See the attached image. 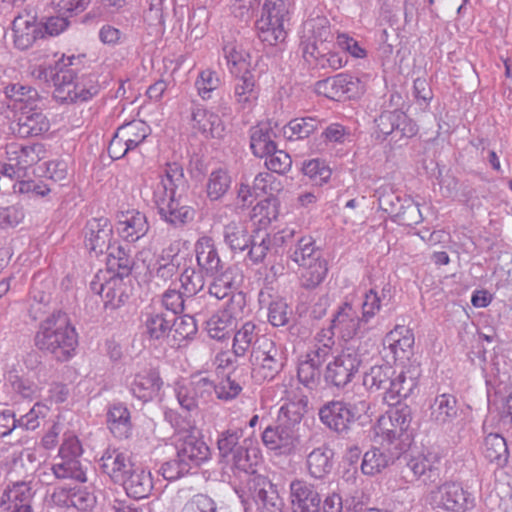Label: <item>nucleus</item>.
Instances as JSON below:
<instances>
[{
  "label": "nucleus",
  "instance_id": "nucleus-1",
  "mask_svg": "<svg viewBox=\"0 0 512 512\" xmlns=\"http://www.w3.org/2000/svg\"><path fill=\"white\" fill-rule=\"evenodd\" d=\"M34 344L53 360L63 363L76 355L78 333L67 315L59 311L40 322Z\"/></svg>",
  "mask_w": 512,
  "mask_h": 512
},
{
  "label": "nucleus",
  "instance_id": "nucleus-2",
  "mask_svg": "<svg viewBox=\"0 0 512 512\" xmlns=\"http://www.w3.org/2000/svg\"><path fill=\"white\" fill-rule=\"evenodd\" d=\"M164 417L177 431L175 448L182 469L191 471L210 459V448L195 425L184 421L174 410L165 411Z\"/></svg>",
  "mask_w": 512,
  "mask_h": 512
},
{
  "label": "nucleus",
  "instance_id": "nucleus-3",
  "mask_svg": "<svg viewBox=\"0 0 512 512\" xmlns=\"http://www.w3.org/2000/svg\"><path fill=\"white\" fill-rule=\"evenodd\" d=\"M288 258L301 268L300 281L305 289H315L326 278L327 261L311 236H302L288 250Z\"/></svg>",
  "mask_w": 512,
  "mask_h": 512
},
{
  "label": "nucleus",
  "instance_id": "nucleus-4",
  "mask_svg": "<svg viewBox=\"0 0 512 512\" xmlns=\"http://www.w3.org/2000/svg\"><path fill=\"white\" fill-rule=\"evenodd\" d=\"M249 362L251 377L255 383L261 384L273 380L287 364V350L271 338L261 339L257 347L251 351Z\"/></svg>",
  "mask_w": 512,
  "mask_h": 512
},
{
  "label": "nucleus",
  "instance_id": "nucleus-5",
  "mask_svg": "<svg viewBox=\"0 0 512 512\" xmlns=\"http://www.w3.org/2000/svg\"><path fill=\"white\" fill-rule=\"evenodd\" d=\"M293 0H265L260 19L256 21L259 39L269 45L283 42L287 36Z\"/></svg>",
  "mask_w": 512,
  "mask_h": 512
},
{
  "label": "nucleus",
  "instance_id": "nucleus-6",
  "mask_svg": "<svg viewBox=\"0 0 512 512\" xmlns=\"http://www.w3.org/2000/svg\"><path fill=\"white\" fill-rule=\"evenodd\" d=\"M75 79L76 74L72 68H59L52 81L55 87L53 97L56 101L62 104L87 101L99 93L100 86L95 76L88 75L77 81Z\"/></svg>",
  "mask_w": 512,
  "mask_h": 512
},
{
  "label": "nucleus",
  "instance_id": "nucleus-7",
  "mask_svg": "<svg viewBox=\"0 0 512 512\" xmlns=\"http://www.w3.org/2000/svg\"><path fill=\"white\" fill-rule=\"evenodd\" d=\"M392 406L393 408L387 411L386 415L378 419L377 434L389 444L397 440L408 441L411 438L409 429L413 419L412 409L407 404Z\"/></svg>",
  "mask_w": 512,
  "mask_h": 512
},
{
  "label": "nucleus",
  "instance_id": "nucleus-8",
  "mask_svg": "<svg viewBox=\"0 0 512 512\" xmlns=\"http://www.w3.org/2000/svg\"><path fill=\"white\" fill-rule=\"evenodd\" d=\"M433 503L448 512H468L476 506L475 496L458 482L446 481L431 490Z\"/></svg>",
  "mask_w": 512,
  "mask_h": 512
},
{
  "label": "nucleus",
  "instance_id": "nucleus-9",
  "mask_svg": "<svg viewBox=\"0 0 512 512\" xmlns=\"http://www.w3.org/2000/svg\"><path fill=\"white\" fill-rule=\"evenodd\" d=\"M360 365L361 357L357 351L346 348L327 364L324 380L331 386L343 388L352 381Z\"/></svg>",
  "mask_w": 512,
  "mask_h": 512
},
{
  "label": "nucleus",
  "instance_id": "nucleus-10",
  "mask_svg": "<svg viewBox=\"0 0 512 512\" xmlns=\"http://www.w3.org/2000/svg\"><path fill=\"white\" fill-rule=\"evenodd\" d=\"M404 472H410L415 480L428 486L440 483L445 476L442 458L433 452L410 457Z\"/></svg>",
  "mask_w": 512,
  "mask_h": 512
},
{
  "label": "nucleus",
  "instance_id": "nucleus-11",
  "mask_svg": "<svg viewBox=\"0 0 512 512\" xmlns=\"http://www.w3.org/2000/svg\"><path fill=\"white\" fill-rule=\"evenodd\" d=\"M377 137L386 139L394 135L399 139H410L418 133L417 124L401 110L384 111L376 119Z\"/></svg>",
  "mask_w": 512,
  "mask_h": 512
},
{
  "label": "nucleus",
  "instance_id": "nucleus-12",
  "mask_svg": "<svg viewBox=\"0 0 512 512\" xmlns=\"http://www.w3.org/2000/svg\"><path fill=\"white\" fill-rule=\"evenodd\" d=\"M212 380L206 376L194 377L188 382H177L175 395L183 410L195 412L200 401H207L212 395Z\"/></svg>",
  "mask_w": 512,
  "mask_h": 512
},
{
  "label": "nucleus",
  "instance_id": "nucleus-13",
  "mask_svg": "<svg viewBox=\"0 0 512 512\" xmlns=\"http://www.w3.org/2000/svg\"><path fill=\"white\" fill-rule=\"evenodd\" d=\"M320 421L330 430L344 435L347 434L357 417L348 403L342 401H330L319 409Z\"/></svg>",
  "mask_w": 512,
  "mask_h": 512
},
{
  "label": "nucleus",
  "instance_id": "nucleus-14",
  "mask_svg": "<svg viewBox=\"0 0 512 512\" xmlns=\"http://www.w3.org/2000/svg\"><path fill=\"white\" fill-rule=\"evenodd\" d=\"M158 210L160 218L173 227H183L192 222L195 217L193 207L183 204L180 197L176 194L161 198L152 199Z\"/></svg>",
  "mask_w": 512,
  "mask_h": 512
},
{
  "label": "nucleus",
  "instance_id": "nucleus-15",
  "mask_svg": "<svg viewBox=\"0 0 512 512\" xmlns=\"http://www.w3.org/2000/svg\"><path fill=\"white\" fill-rule=\"evenodd\" d=\"M292 512H321L322 499L316 487L304 479H294L289 485Z\"/></svg>",
  "mask_w": 512,
  "mask_h": 512
},
{
  "label": "nucleus",
  "instance_id": "nucleus-16",
  "mask_svg": "<svg viewBox=\"0 0 512 512\" xmlns=\"http://www.w3.org/2000/svg\"><path fill=\"white\" fill-rule=\"evenodd\" d=\"M37 104L20 107V112L16 119V127L13 128L14 133L19 137L40 136L50 129V121Z\"/></svg>",
  "mask_w": 512,
  "mask_h": 512
},
{
  "label": "nucleus",
  "instance_id": "nucleus-17",
  "mask_svg": "<svg viewBox=\"0 0 512 512\" xmlns=\"http://www.w3.org/2000/svg\"><path fill=\"white\" fill-rule=\"evenodd\" d=\"M33 481H16L8 485L0 497V508L2 511L19 509L21 511L33 512L31 503L35 495Z\"/></svg>",
  "mask_w": 512,
  "mask_h": 512
},
{
  "label": "nucleus",
  "instance_id": "nucleus-18",
  "mask_svg": "<svg viewBox=\"0 0 512 512\" xmlns=\"http://www.w3.org/2000/svg\"><path fill=\"white\" fill-rule=\"evenodd\" d=\"M300 437L277 421L274 425H268L261 435L263 444L280 455L292 454L300 442Z\"/></svg>",
  "mask_w": 512,
  "mask_h": 512
},
{
  "label": "nucleus",
  "instance_id": "nucleus-19",
  "mask_svg": "<svg viewBox=\"0 0 512 512\" xmlns=\"http://www.w3.org/2000/svg\"><path fill=\"white\" fill-rule=\"evenodd\" d=\"M365 324L358 314V307L349 301L341 303L331 319L332 329H335L344 340H350L357 336Z\"/></svg>",
  "mask_w": 512,
  "mask_h": 512
},
{
  "label": "nucleus",
  "instance_id": "nucleus-20",
  "mask_svg": "<svg viewBox=\"0 0 512 512\" xmlns=\"http://www.w3.org/2000/svg\"><path fill=\"white\" fill-rule=\"evenodd\" d=\"M159 181L152 186V199L172 196L186 184L183 166L177 161H169L160 167Z\"/></svg>",
  "mask_w": 512,
  "mask_h": 512
},
{
  "label": "nucleus",
  "instance_id": "nucleus-21",
  "mask_svg": "<svg viewBox=\"0 0 512 512\" xmlns=\"http://www.w3.org/2000/svg\"><path fill=\"white\" fill-rule=\"evenodd\" d=\"M316 89L327 98L335 100L344 95L350 97L359 93L363 90V85L359 78L350 74L340 73L318 81L316 83Z\"/></svg>",
  "mask_w": 512,
  "mask_h": 512
},
{
  "label": "nucleus",
  "instance_id": "nucleus-22",
  "mask_svg": "<svg viewBox=\"0 0 512 512\" xmlns=\"http://www.w3.org/2000/svg\"><path fill=\"white\" fill-rule=\"evenodd\" d=\"M198 270L206 276H216L224 270L215 241L211 236H201L194 245Z\"/></svg>",
  "mask_w": 512,
  "mask_h": 512
},
{
  "label": "nucleus",
  "instance_id": "nucleus-23",
  "mask_svg": "<svg viewBox=\"0 0 512 512\" xmlns=\"http://www.w3.org/2000/svg\"><path fill=\"white\" fill-rule=\"evenodd\" d=\"M112 227L106 217L93 218L85 226V246L96 256L110 249Z\"/></svg>",
  "mask_w": 512,
  "mask_h": 512
},
{
  "label": "nucleus",
  "instance_id": "nucleus-24",
  "mask_svg": "<svg viewBox=\"0 0 512 512\" xmlns=\"http://www.w3.org/2000/svg\"><path fill=\"white\" fill-rule=\"evenodd\" d=\"M14 44L18 49L26 50L40 38H43V25L35 16L28 13L18 15L12 22Z\"/></svg>",
  "mask_w": 512,
  "mask_h": 512
},
{
  "label": "nucleus",
  "instance_id": "nucleus-25",
  "mask_svg": "<svg viewBox=\"0 0 512 512\" xmlns=\"http://www.w3.org/2000/svg\"><path fill=\"white\" fill-rule=\"evenodd\" d=\"M293 237L294 230L292 229H284L273 235L264 233L261 238L260 235L251 236L248 257L253 263H260L264 260L271 247L287 244Z\"/></svg>",
  "mask_w": 512,
  "mask_h": 512
},
{
  "label": "nucleus",
  "instance_id": "nucleus-26",
  "mask_svg": "<svg viewBox=\"0 0 512 512\" xmlns=\"http://www.w3.org/2000/svg\"><path fill=\"white\" fill-rule=\"evenodd\" d=\"M258 94L256 79L250 70L235 76L233 98L238 110L250 111L256 104Z\"/></svg>",
  "mask_w": 512,
  "mask_h": 512
},
{
  "label": "nucleus",
  "instance_id": "nucleus-27",
  "mask_svg": "<svg viewBox=\"0 0 512 512\" xmlns=\"http://www.w3.org/2000/svg\"><path fill=\"white\" fill-rule=\"evenodd\" d=\"M419 373L416 371H401L394 375L390 391L383 393V400L388 405L402 404L401 400L411 396L418 387Z\"/></svg>",
  "mask_w": 512,
  "mask_h": 512
},
{
  "label": "nucleus",
  "instance_id": "nucleus-28",
  "mask_svg": "<svg viewBox=\"0 0 512 512\" xmlns=\"http://www.w3.org/2000/svg\"><path fill=\"white\" fill-rule=\"evenodd\" d=\"M100 469L107 474L114 483H121L132 470L130 458L118 449L107 450L99 461Z\"/></svg>",
  "mask_w": 512,
  "mask_h": 512
},
{
  "label": "nucleus",
  "instance_id": "nucleus-29",
  "mask_svg": "<svg viewBox=\"0 0 512 512\" xmlns=\"http://www.w3.org/2000/svg\"><path fill=\"white\" fill-rule=\"evenodd\" d=\"M191 122L194 129L205 137L222 138L224 136V124L219 115L207 111L199 104H193L191 108Z\"/></svg>",
  "mask_w": 512,
  "mask_h": 512
},
{
  "label": "nucleus",
  "instance_id": "nucleus-30",
  "mask_svg": "<svg viewBox=\"0 0 512 512\" xmlns=\"http://www.w3.org/2000/svg\"><path fill=\"white\" fill-rule=\"evenodd\" d=\"M44 153L41 144L22 145L12 142L6 145V159L17 166L25 175L27 168L35 165L42 159Z\"/></svg>",
  "mask_w": 512,
  "mask_h": 512
},
{
  "label": "nucleus",
  "instance_id": "nucleus-31",
  "mask_svg": "<svg viewBox=\"0 0 512 512\" xmlns=\"http://www.w3.org/2000/svg\"><path fill=\"white\" fill-rule=\"evenodd\" d=\"M385 348L393 354L394 360H408L412 354L414 334L405 326H396L384 338Z\"/></svg>",
  "mask_w": 512,
  "mask_h": 512
},
{
  "label": "nucleus",
  "instance_id": "nucleus-32",
  "mask_svg": "<svg viewBox=\"0 0 512 512\" xmlns=\"http://www.w3.org/2000/svg\"><path fill=\"white\" fill-rule=\"evenodd\" d=\"M107 427L114 437L127 439L132 434V421L129 409L123 403L116 402L108 406L106 413Z\"/></svg>",
  "mask_w": 512,
  "mask_h": 512
},
{
  "label": "nucleus",
  "instance_id": "nucleus-33",
  "mask_svg": "<svg viewBox=\"0 0 512 512\" xmlns=\"http://www.w3.org/2000/svg\"><path fill=\"white\" fill-rule=\"evenodd\" d=\"M149 230V224L146 215L139 211H127L122 213L118 224L117 231L120 236L128 242H135Z\"/></svg>",
  "mask_w": 512,
  "mask_h": 512
},
{
  "label": "nucleus",
  "instance_id": "nucleus-34",
  "mask_svg": "<svg viewBox=\"0 0 512 512\" xmlns=\"http://www.w3.org/2000/svg\"><path fill=\"white\" fill-rule=\"evenodd\" d=\"M222 52L227 68L232 75L238 76L244 71H249L250 55L232 35L223 36Z\"/></svg>",
  "mask_w": 512,
  "mask_h": 512
},
{
  "label": "nucleus",
  "instance_id": "nucleus-35",
  "mask_svg": "<svg viewBox=\"0 0 512 512\" xmlns=\"http://www.w3.org/2000/svg\"><path fill=\"white\" fill-rule=\"evenodd\" d=\"M261 339H269L268 336L261 334L260 327L251 322H245L235 333L233 338L232 350L235 356L244 357L250 350H254Z\"/></svg>",
  "mask_w": 512,
  "mask_h": 512
},
{
  "label": "nucleus",
  "instance_id": "nucleus-36",
  "mask_svg": "<svg viewBox=\"0 0 512 512\" xmlns=\"http://www.w3.org/2000/svg\"><path fill=\"white\" fill-rule=\"evenodd\" d=\"M258 301L261 307H267L268 321L272 326L281 327L289 323L292 311L285 300L280 298L272 299L271 289L260 290Z\"/></svg>",
  "mask_w": 512,
  "mask_h": 512
},
{
  "label": "nucleus",
  "instance_id": "nucleus-37",
  "mask_svg": "<svg viewBox=\"0 0 512 512\" xmlns=\"http://www.w3.org/2000/svg\"><path fill=\"white\" fill-rule=\"evenodd\" d=\"M333 457L334 452L327 445L313 449L306 458L308 474L314 479H325L333 469Z\"/></svg>",
  "mask_w": 512,
  "mask_h": 512
},
{
  "label": "nucleus",
  "instance_id": "nucleus-38",
  "mask_svg": "<svg viewBox=\"0 0 512 512\" xmlns=\"http://www.w3.org/2000/svg\"><path fill=\"white\" fill-rule=\"evenodd\" d=\"M130 280L121 276L110 275L106 280L102 299L105 309L115 310L124 305L130 296Z\"/></svg>",
  "mask_w": 512,
  "mask_h": 512
},
{
  "label": "nucleus",
  "instance_id": "nucleus-39",
  "mask_svg": "<svg viewBox=\"0 0 512 512\" xmlns=\"http://www.w3.org/2000/svg\"><path fill=\"white\" fill-rule=\"evenodd\" d=\"M307 405L308 399L306 396L289 400L281 406L277 422L289 427L295 434L300 435L301 421L307 411Z\"/></svg>",
  "mask_w": 512,
  "mask_h": 512
},
{
  "label": "nucleus",
  "instance_id": "nucleus-40",
  "mask_svg": "<svg viewBox=\"0 0 512 512\" xmlns=\"http://www.w3.org/2000/svg\"><path fill=\"white\" fill-rule=\"evenodd\" d=\"M162 380L154 370L144 371L135 375L130 391L134 397L143 402L152 400L159 392Z\"/></svg>",
  "mask_w": 512,
  "mask_h": 512
},
{
  "label": "nucleus",
  "instance_id": "nucleus-41",
  "mask_svg": "<svg viewBox=\"0 0 512 512\" xmlns=\"http://www.w3.org/2000/svg\"><path fill=\"white\" fill-rule=\"evenodd\" d=\"M129 497L143 499L150 495L153 482L150 472L141 468H132L121 483Z\"/></svg>",
  "mask_w": 512,
  "mask_h": 512
},
{
  "label": "nucleus",
  "instance_id": "nucleus-42",
  "mask_svg": "<svg viewBox=\"0 0 512 512\" xmlns=\"http://www.w3.org/2000/svg\"><path fill=\"white\" fill-rule=\"evenodd\" d=\"M173 315L167 312H151L145 315L144 334L153 341L162 342L173 328Z\"/></svg>",
  "mask_w": 512,
  "mask_h": 512
},
{
  "label": "nucleus",
  "instance_id": "nucleus-43",
  "mask_svg": "<svg viewBox=\"0 0 512 512\" xmlns=\"http://www.w3.org/2000/svg\"><path fill=\"white\" fill-rule=\"evenodd\" d=\"M303 56L307 61H309V57L313 58L316 61V65L321 68L329 67L333 70L340 69L347 62L340 54L332 52L330 46H318L317 41L304 45Z\"/></svg>",
  "mask_w": 512,
  "mask_h": 512
},
{
  "label": "nucleus",
  "instance_id": "nucleus-44",
  "mask_svg": "<svg viewBox=\"0 0 512 512\" xmlns=\"http://www.w3.org/2000/svg\"><path fill=\"white\" fill-rule=\"evenodd\" d=\"M430 418L438 425H445L453 422L458 415L457 399L447 393L435 397L430 405Z\"/></svg>",
  "mask_w": 512,
  "mask_h": 512
},
{
  "label": "nucleus",
  "instance_id": "nucleus-45",
  "mask_svg": "<svg viewBox=\"0 0 512 512\" xmlns=\"http://www.w3.org/2000/svg\"><path fill=\"white\" fill-rule=\"evenodd\" d=\"M276 134L269 123H262L251 129L250 148L256 157L267 156L276 147L274 142Z\"/></svg>",
  "mask_w": 512,
  "mask_h": 512
},
{
  "label": "nucleus",
  "instance_id": "nucleus-46",
  "mask_svg": "<svg viewBox=\"0 0 512 512\" xmlns=\"http://www.w3.org/2000/svg\"><path fill=\"white\" fill-rule=\"evenodd\" d=\"M395 370L389 364L372 366L364 374L363 385L371 392L383 390L384 393L390 391Z\"/></svg>",
  "mask_w": 512,
  "mask_h": 512
},
{
  "label": "nucleus",
  "instance_id": "nucleus-47",
  "mask_svg": "<svg viewBox=\"0 0 512 512\" xmlns=\"http://www.w3.org/2000/svg\"><path fill=\"white\" fill-rule=\"evenodd\" d=\"M204 298L205 295L184 299L179 290L168 289L162 295V305L167 311L171 312L170 315L181 313L185 308L190 309L196 315H200V311H197V308Z\"/></svg>",
  "mask_w": 512,
  "mask_h": 512
},
{
  "label": "nucleus",
  "instance_id": "nucleus-48",
  "mask_svg": "<svg viewBox=\"0 0 512 512\" xmlns=\"http://www.w3.org/2000/svg\"><path fill=\"white\" fill-rule=\"evenodd\" d=\"M253 497L260 512H285L284 500L271 482L263 480L262 487L255 490Z\"/></svg>",
  "mask_w": 512,
  "mask_h": 512
},
{
  "label": "nucleus",
  "instance_id": "nucleus-49",
  "mask_svg": "<svg viewBox=\"0 0 512 512\" xmlns=\"http://www.w3.org/2000/svg\"><path fill=\"white\" fill-rule=\"evenodd\" d=\"M232 177L225 168H217L211 171L206 182V194L211 201L222 199L229 191Z\"/></svg>",
  "mask_w": 512,
  "mask_h": 512
},
{
  "label": "nucleus",
  "instance_id": "nucleus-50",
  "mask_svg": "<svg viewBox=\"0 0 512 512\" xmlns=\"http://www.w3.org/2000/svg\"><path fill=\"white\" fill-rule=\"evenodd\" d=\"M128 148L136 149L150 135L151 128L142 120H132L119 126L116 130Z\"/></svg>",
  "mask_w": 512,
  "mask_h": 512
},
{
  "label": "nucleus",
  "instance_id": "nucleus-51",
  "mask_svg": "<svg viewBox=\"0 0 512 512\" xmlns=\"http://www.w3.org/2000/svg\"><path fill=\"white\" fill-rule=\"evenodd\" d=\"M251 236L245 223L231 221L224 226L223 239L232 251H244L250 246Z\"/></svg>",
  "mask_w": 512,
  "mask_h": 512
},
{
  "label": "nucleus",
  "instance_id": "nucleus-52",
  "mask_svg": "<svg viewBox=\"0 0 512 512\" xmlns=\"http://www.w3.org/2000/svg\"><path fill=\"white\" fill-rule=\"evenodd\" d=\"M484 456L499 467L506 465L509 458L506 440L500 434H488L484 440Z\"/></svg>",
  "mask_w": 512,
  "mask_h": 512
},
{
  "label": "nucleus",
  "instance_id": "nucleus-53",
  "mask_svg": "<svg viewBox=\"0 0 512 512\" xmlns=\"http://www.w3.org/2000/svg\"><path fill=\"white\" fill-rule=\"evenodd\" d=\"M321 123V120L310 116L295 118L284 126L283 134L290 141L304 139L318 130Z\"/></svg>",
  "mask_w": 512,
  "mask_h": 512
},
{
  "label": "nucleus",
  "instance_id": "nucleus-54",
  "mask_svg": "<svg viewBox=\"0 0 512 512\" xmlns=\"http://www.w3.org/2000/svg\"><path fill=\"white\" fill-rule=\"evenodd\" d=\"M375 196L377 197L379 208L387 213L392 221L396 218L400 210L403 209L406 198H402L391 185L379 187L375 191Z\"/></svg>",
  "mask_w": 512,
  "mask_h": 512
},
{
  "label": "nucleus",
  "instance_id": "nucleus-55",
  "mask_svg": "<svg viewBox=\"0 0 512 512\" xmlns=\"http://www.w3.org/2000/svg\"><path fill=\"white\" fill-rule=\"evenodd\" d=\"M246 440L243 441L237 450L225 460V463L233 465L236 469L246 472L254 473V467L258 463L259 451L256 448H248L245 446Z\"/></svg>",
  "mask_w": 512,
  "mask_h": 512
},
{
  "label": "nucleus",
  "instance_id": "nucleus-56",
  "mask_svg": "<svg viewBox=\"0 0 512 512\" xmlns=\"http://www.w3.org/2000/svg\"><path fill=\"white\" fill-rule=\"evenodd\" d=\"M60 461L54 463L50 470L52 471L55 478L63 479H74L79 482H86V473L82 468L80 460L63 459L59 458Z\"/></svg>",
  "mask_w": 512,
  "mask_h": 512
},
{
  "label": "nucleus",
  "instance_id": "nucleus-57",
  "mask_svg": "<svg viewBox=\"0 0 512 512\" xmlns=\"http://www.w3.org/2000/svg\"><path fill=\"white\" fill-rule=\"evenodd\" d=\"M392 462L393 457L389 453H385L379 448H372L364 454L361 470L366 475H375Z\"/></svg>",
  "mask_w": 512,
  "mask_h": 512
},
{
  "label": "nucleus",
  "instance_id": "nucleus-58",
  "mask_svg": "<svg viewBox=\"0 0 512 512\" xmlns=\"http://www.w3.org/2000/svg\"><path fill=\"white\" fill-rule=\"evenodd\" d=\"M390 290L389 284L383 287L381 295L374 288H371L364 295V300L361 304V320L368 324L380 311L381 303L386 299V292Z\"/></svg>",
  "mask_w": 512,
  "mask_h": 512
},
{
  "label": "nucleus",
  "instance_id": "nucleus-59",
  "mask_svg": "<svg viewBox=\"0 0 512 512\" xmlns=\"http://www.w3.org/2000/svg\"><path fill=\"white\" fill-rule=\"evenodd\" d=\"M306 27L308 28V31L311 33V35L307 36V39L302 40V49L304 48L305 44L315 41H317L318 46L321 47H328L331 45L333 35L325 19L311 20L306 23Z\"/></svg>",
  "mask_w": 512,
  "mask_h": 512
},
{
  "label": "nucleus",
  "instance_id": "nucleus-60",
  "mask_svg": "<svg viewBox=\"0 0 512 512\" xmlns=\"http://www.w3.org/2000/svg\"><path fill=\"white\" fill-rule=\"evenodd\" d=\"M242 436V428H228L219 434L217 447L222 461L225 462L237 450L241 445L239 441Z\"/></svg>",
  "mask_w": 512,
  "mask_h": 512
},
{
  "label": "nucleus",
  "instance_id": "nucleus-61",
  "mask_svg": "<svg viewBox=\"0 0 512 512\" xmlns=\"http://www.w3.org/2000/svg\"><path fill=\"white\" fill-rule=\"evenodd\" d=\"M5 94L13 101L23 103L22 107L34 105L41 101L38 91L21 83H10L5 87Z\"/></svg>",
  "mask_w": 512,
  "mask_h": 512
},
{
  "label": "nucleus",
  "instance_id": "nucleus-62",
  "mask_svg": "<svg viewBox=\"0 0 512 512\" xmlns=\"http://www.w3.org/2000/svg\"><path fill=\"white\" fill-rule=\"evenodd\" d=\"M210 284L208 294L215 297L217 300L224 299L234 293L236 289V282L229 270H223L216 276Z\"/></svg>",
  "mask_w": 512,
  "mask_h": 512
},
{
  "label": "nucleus",
  "instance_id": "nucleus-63",
  "mask_svg": "<svg viewBox=\"0 0 512 512\" xmlns=\"http://www.w3.org/2000/svg\"><path fill=\"white\" fill-rule=\"evenodd\" d=\"M233 325L234 321L231 316L220 310L206 321V330L211 338L222 340L228 335Z\"/></svg>",
  "mask_w": 512,
  "mask_h": 512
},
{
  "label": "nucleus",
  "instance_id": "nucleus-64",
  "mask_svg": "<svg viewBox=\"0 0 512 512\" xmlns=\"http://www.w3.org/2000/svg\"><path fill=\"white\" fill-rule=\"evenodd\" d=\"M109 255L111 256V259H109L110 268H116L117 270L113 275L128 278L133 269L134 261L125 247L118 246Z\"/></svg>",
  "mask_w": 512,
  "mask_h": 512
}]
</instances>
